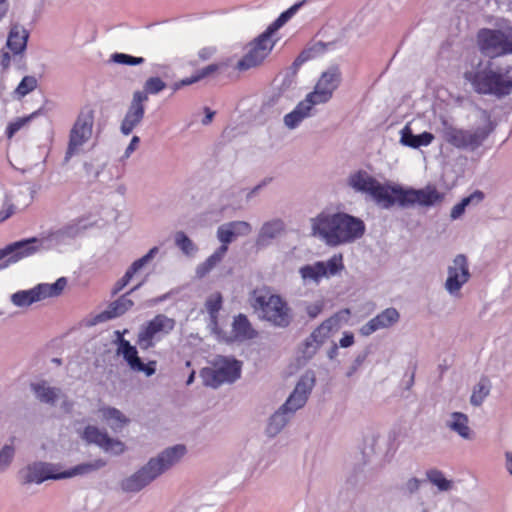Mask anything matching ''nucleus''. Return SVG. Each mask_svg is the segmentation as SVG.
Returning <instances> with one entry per match:
<instances>
[{
	"label": "nucleus",
	"mask_w": 512,
	"mask_h": 512,
	"mask_svg": "<svg viewBox=\"0 0 512 512\" xmlns=\"http://www.w3.org/2000/svg\"><path fill=\"white\" fill-rule=\"evenodd\" d=\"M312 221L313 234L331 246L353 242L365 232L364 222L346 213H321Z\"/></svg>",
	"instance_id": "obj_1"
},
{
	"label": "nucleus",
	"mask_w": 512,
	"mask_h": 512,
	"mask_svg": "<svg viewBox=\"0 0 512 512\" xmlns=\"http://www.w3.org/2000/svg\"><path fill=\"white\" fill-rule=\"evenodd\" d=\"M250 303L255 312L263 320L275 326L286 327L291 321V311L288 303L272 289L266 286L253 290Z\"/></svg>",
	"instance_id": "obj_2"
},
{
	"label": "nucleus",
	"mask_w": 512,
	"mask_h": 512,
	"mask_svg": "<svg viewBox=\"0 0 512 512\" xmlns=\"http://www.w3.org/2000/svg\"><path fill=\"white\" fill-rule=\"evenodd\" d=\"M106 465V462L102 459H97L90 463H82L76 465L72 469L64 472H58L55 465L35 462L28 465L26 468L19 472L20 480L23 484L36 483L40 484L48 479H63L70 478L76 475H84L96 471Z\"/></svg>",
	"instance_id": "obj_3"
},
{
	"label": "nucleus",
	"mask_w": 512,
	"mask_h": 512,
	"mask_svg": "<svg viewBox=\"0 0 512 512\" xmlns=\"http://www.w3.org/2000/svg\"><path fill=\"white\" fill-rule=\"evenodd\" d=\"M465 78L478 94L494 95L501 98L512 92V77L508 76V73L486 68L466 72Z\"/></svg>",
	"instance_id": "obj_4"
},
{
	"label": "nucleus",
	"mask_w": 512,
	"mask_h": 512,
	"mask_svg": "<svg viewBox=\"0 0 512 512\" xmlns=\"http://www.w3.org/2000/svg\"><path fill=\"white\" fill-rule=\"evenodd\" d=\"M348 184L356 192L368 194L377 205L384 209H389L394 205L392 199L393 186L380 183L366 171L359 170L351 174L348 178Z\"/></svg>",
	"instance_id": "obj_5"
},
{
	"label": "nucleus",
	"mask_w": 512,
	"mask_h": 512,
	"mask_svg": "<svg viewBox=\"0 0 512 512\" xmlns=\"http://www.w3.org/2000/svg\"><path fill=\"white\" fill-rule=\"evenodd\" d=\"M476 39L479 50L487 57L512 54V27L482 28L477 32Z\"/></svg>",
	"instance_id": "obj_6"
},
{
	"label": "nucleus",
	"mask_w": 512,
	"mask_h": 512,
	"mask_svg": "<svg viewBox=\"0 0 512 512\" xmlns=\"http://www.w3.org/2000/svg\"><path fill=\"white\" fill-rule=\"evenodd\" d=\"M241 375V362L228 357H218L214 367L203 368L200 372L203 384L217 388L223 383H232Z\"/></svg>",
	"instance_id": "obj_7"
},
{
	"label": "nucleus",
	"mask_w": 512,
	"mask_h": 512,
	"mask_svg": "<svg viewBox=\"0 0 512 512\" xmlns=\"http://www.w3.org/2000/svg\"><path fill=\"white\" fill-rule=\"evenodd\" d=\"M94 125V110L89 106H84L73 124L70 134L65 159L69 160L75 154H78L81 147L89 141L92 136Z\"/></svg>",
	"instance_id": "obj_8"
},
{
	"label": "nucleus",
	"mask_w": 512,
	"mask_h": 512,
	"mask_svg": "<svg viewBox=\"0 0 512 512\" xmlns=\"http://www.w3.org/2000/svg\"><path fill=\"white\" fill-rule=\"evenodd\" d=\"M276 44V40L270 32L266 30L250 42L247 51L237 62L236 68L239 71H246L261 65L271 53Z\"/></svg>",
	"instance_id": "obj_9"
},
{
	"label": "nucleus",
	"mask_w": 512,
	"mask_h": 512,
	"mask_svg": "<svg viewBox=\"0 0 512 512\" xmlns=\"http://www.w3.org/2000/svg\"><path fill=\"white\" fill-rule=\"evenodd\" d=\"M392 199L394 204L398 203L402 207L418 204L420 206H432L443 200V195L433 186H427L424 189H404L401 186L392 187Z\"/></svg>",
	"instance_id": "obj_10"
},
{
	"label": "nucleus",
	"mask_w": 512,
	"mask_h": 512,
	"mask_svg": "<svg viewBox=\"0 0 512 512\" xmlns=\"http://www.w3.org/2000/svg\"><path fill=\"white\" fill-rule=\"evenodd\" d=\"M176 322L164 314H157L140 329L137 336V344L142 350H148L155 346L164 336L168 335L174 328Z\"/></svg>",
	"instance_id": "obj_11"
},
{
	"label": "nucleus",
	"mask_w": 512,
	"mask_h": 512,
	"mask_svg": "<svg viewBox=\"0 0 512 512\" xmlns=\"http://www.w3.org/2000/svg\"><path fill=\"white\" fill-rule=\"evenodd\" d=\"M344 270L343 255L334 254L327 261H317L299 269V274L305 283L318 284L323 278H329Z\"/></svg>",
	"instance_id": "obj_12"
},
{
	"label": "nucleus",
	"mask_w": 512,
	"mask_h": 512,
	"mask_svg": "<svg viewBox=\"0 0 512 512\" xmlns=\"http://www.w3.org/2000/svg\"><path fill=\"white\" fill-rule=\"evenodd\" d=\"M341 81V73L338 67H331L323 72L312 92L306 95L308 101L314 106L327 103L333 96Z\"/></svg>",
	"instance_id": "obj_13"
},
{
	"label": "nucleus",
	"mask_w": 512,
	"mask_h": 512,
	"mask_svg": "<svg viewBox=\"0 0 512 512\" xmlns=\"http://www.w3.org/2000/svg\"><path fill=\"white\" fill-rule=\"evenodd\" d=\"M486 137L487 133L480 128L470 131L445 125L443 129L444 140L459 149H476L483 143Z\"/></svg>",
	"instance_id": "obj_14"
},
{
	"label": "nucleus",
	"mask_w": 512,
	"mask_h": 512,
	"mask_svg": "<svg viewBox=\"0 0 512 512\" xmlns=\"http://www.w3.org/2000/svg\"><path fill=\"white\" fill-rule=\"evenodd\" d=\"M117 334L119 335L118 353L123 356L129 368L134 372H142L148 377L152 376L156 372L157 362L155 360H151L147 363H143L138 356L136 347L131 345L128 340L121 337L119 332H117Z\"/></svg>",
	"instance_id": "obj_15"
},
{
	"label": "nucleus",
	"mask_w": 512,
	"mask_h": 512,
	"mask_svg": "<svg viewBox=\"0 0 512 512\" xmlns=\"http://www.w3.org/2000/svg\"><path fill=\"white\" fill-rule=\"evenodd\" d=\"M470 272L467 258L463 254L457 255L452 265L448 267V277L445 282V288L450 294L460 291L462 286L468 282Z\"/></svg>",
	"instance_id": "obj_16"
},
{
	"label": "nucleus",
	"mask_w": 512,
	"mask_h": 512,
	"mask_svg": "<svg viewBox=\"0 0 512 512\" xmlns=\"http://www.w3.org/2000/svg\"><path fill=\"white\" fill-rule=\"evenodd\" d=\"M338 320L330 317L324 320L305 340L303 354L307 358H311L321 345H323L337 329Z\"/></svg>",
	"instance_id": "obj_17"
},
{
	"label": "nucleus",
	"mask_w": 512,
	"mask_h": 512,
	"mask_svg": "<svg viewBox=\"0 0 512 512\" xmlns=\"http://www.w3.org/2000/svg\"><path fill=\"white\" fill-rule=\"evenodd\" d=\"M148 100V96L140 91H136L133 95L131 105L121 124V131L124 135H129L133 129L141 122L144 116V102Z\"/></svg>",
	"instance_id": "obj_18"
},
{
	"label": "nucleus",
	"mask_w": 512,
	"mask_h": 512,
	"mask_svg": "<svg viewBox=\"0 0 512 512\" xmlns=\"http://www.w3.org/2000/svg\"><path fill=\"white\" fill-rule=\"evenodd\" d=\"M399 319L400 314L395 308H387L364 324L360 328V333L363 336H369L377 330L393 326L399 321Z\"/></svg>",
	"instance_id": "obj_19"
},
{
	"label": "nucleus",
	"mask_w": 512,
	"mask_h": 512,
	"mask_svg": "<svg viewBox=\"0 0 512 512\" xmlns=\"http://www.w3.org/2000/svg\"><path fill=\"white\" fill-rule=\"evenodd\" d=\"M36 243H38V239L35 237L14 242L0 250V259L9 256L8 262L15 263L31 256L38 250V247L34 245Z\"/></svg>",
	"instance_id": "obj_20"
},
{
	"label": "nucleus",
	"mask_w": 512,
	"mask_h": 512,
	"mask_svg": "<svg viewBox=\"0 0 512 512\" xmlns=\"http://www.w3.org/2000/svg\"><path fill=\"white\" fill-rule=\"evenodd\" d=\"M83 438L89 443H95L106 451L116 454L124 451V444L118 440L110 438L107 433L100 431L95 426H87L83 432Z\"/></svg>",
	"instance_id": "obj_21"
},
{
	"label": "nucleus",
	"mask_w": 512,
	"mask_h": 512,
	"mask_svg": "<svg viewBox=\"0 0 512 512\" xmlns=\"http://www.w3.org/2000/svg\"><path fill=\"white\" fill-rule=\"evenodd\" d=\"M155 463L149 461L146 466L125 479L122 483L123 489L128 492H137L153 481L158 476L155 471Z\"/></svg>",
	"instance_id": "obj_22"
},
{
	"label": "nucleus",
	"mask_w": 512,
	"mask_h": 512,
	"mask_svg": "<svg viewBox=\"0 0 512 512\" xmlns=\"http://www.w3.org/2000/svg\"><path fill=\"white\" fill-rule=\"evenodd\" d=\"M256 329L252 326L245 314H238L234 317L231 326V341L243 342L252 340L257 336Z\"/></svg>",
	"instance_id": "obj_23"
},
{
	"label": "nucleus",
	"mask_w": 512,
	"mask_h": 512,
	"mask_svg": "<svg viewBox=\"0 0 512 512\" xmlns=\"http://www.w3.org/2000/svg\"><path fill=\"white\" fill-rule=\"evenodd\" d=\"M142 284H143V282L137 284L128 293L122 295L117 300L112 302L109 305L107 310L103 311L102 313H100L97 316V320L98 321H106L109 319H113V318L123 315L125 312H127L129 309H131L133 307L134 303L127 296L130 293L136 291Z\"/></svg>",
	"instance_id": "obj_24"
},
{
	"label": "nucleus",
	"mask_w": 512,
	"mask_h": 512,
	"mask_svg": "<svg viewBox=\"0 0 512 512\" xmlns=\"http://www.w3.org/2000/svg\"><path fill=\"white\" fill-rule=\"evenodd\" d=\"M185 453L186 447L184 445L178 444L167 448L156 459H151L150 461L156 462L155 471L159 476L175 463H177L185 455Z\"/></svg>",
	"instance_id": "obj_25"
},
{
	"label": "nucleus",
	"mask_w": 512,
	"mask_h": 512,
	"mask_svg": "<svg viewBox=\"0 0 512 512\" xmlns=\"http://www.w3.org/2000/svg\"><path fill=\"white\" fill-rule=\"evenodd\" d=\"M29 32L19 24H12L8 33L6 46L13 55H21L26 49Z\"/></svg>",
	"instance_id": "obj_26"
},
{
	"label": "nucleus",
	"mask_w": 512,
	"mask_h": 512,
	"mask_svg": "<svg viewBox=\"0 0 512 512\" xmlns=\"http://www.w3.org/2000/svg\"><path fill=\"white\" fill-rule=\"evenodd\" d=\"M311 387L312 384L307 385L304 379H301L287 401L282 405V410L292 413L303 407L307 401Z\"/></svg>",
	"instance_id": "obj_27"
},
{
	"label": "nucleus",
	"mask_w": 512,
	"mask_h": 512,
	"mask_svg": "<svg viewBox=\"0 0 512 512\" xmlns=\"http://www.w3.org/2000/svg\"><path fill=\"white\" fill-rule=\"evenodd\" d=\"M157 250V247H154L146 255L134 261L132 265L128 268L124 276L115 284L113 288V294H117L121 290H123L124 287L127 286L128 283L131 281L134 274L137 273L141 268L144 267L145 264L148 263V261L152 259Z\"/></svg>",
	"instance_id": "obj_28"
},
{
	"label": "nucleus",
	"mask_w": 512,
	"mask_h": 512,
	"mask_svg": "<svg viewBox=\"0 0 512 512\" xmlns=\"http://www.w3.org/2000/svg\"><path fill=\"white\" fill-rule=\"evenodd\" d=\"M313 106L314 105L305 97L304 100L297 104L293 111L285 115V125L290 129L296 128L303 119L310 115V111L312 110Z\"/></svg>",
	"instance_id": "obj_29"
},
{
	"label": "nucleus",
	"mask_w": 512,
	"mask_h": 512,
	"mask_svg": "<svg viewBox=\"0 0 512 512\" xmlns=\"http://www.w3.org/2000/svg\"><path fill=\"white\" fill-rule=\"evenodd\" d=\"M43 292L41 291L40 285L38 284L32 289L22 290L14 293L11 300L14 305L18 307H27L33 303L44 300Z\"/></svg>",
	"instance_id": "obj_30"
},
{
	"label": "nucleus",
	"mask_w": 512,
	"mask_h": 512,
	"mask_svg": "<svg viewBox=\"0 0 512 512\" xmlns=\"http://www.w3.org/2000/svg\"><path fill=\"white\" fill-rule=\"evenodd\" d=\"M434 140V135L430 132H423L419 135H414L409 127L402 130L401 142L405 146L411 148H419L421 146H428Z\"/></svg>",
	"instance_id": "obj_31"
},
{
	"label": "nucleus",
	"mask_w": 512,
	"mask_h": 512,
	"mask_svg": "<svg viewBox=\"0 0 512 512\" xmlns=\"http://www.w3.org/2000/svg\"><path fill=\"white\" fill-rule=\"evenodd\" d=\"M284 230V223L281 220H273L265 223L257 238V245L263 246L267 240L275 238Z\"/></svg>",
	"instance_id": "obj_32"
},
{
	"label": "nucleus",
	"mask_w": 512,
	"mask_h": 512,
	"mask_svg": "<svg viewBox=\"0 0 512 512\" xmlns=\"http://www.w3.org/2000/svg\"><path fill=\"white\" fill-rule=\"evenodd\" d=\"M32 390L35 392L37 398L44 403L54 404L59 397L60 390L47 386L45 382L32 384Z\"/></svg>",
	"instance_id": "obj_33"
},
{
	"label": "nucleus",
	"mask_w": 512,
	"mask_h": 512,
	"mask_svg": "<svg viewBox=\"0 0 512 512\" xmlns=\"http://www.w3.org/2000/svg\"><path fill=\"white\" fill-rule=\"evenodd\" d=\"M452 421L449 424V427L457 432L461 437L463 438H470V428L468 426V417L467 415L460 413V412H454L451 415Z\"/></svg>",
	"instance_id": "obj_34"
},
{
	"label": "nucleus",
	"mask_w": 512,
	"mask_h": 512,
	"mask_svg": "<svg viewBox=\"0 0 512 512\" xmlns=\"http://www.w3.org/2000/svg\"><path fill=\"white\" fill-rule=\"evenodd\" d=\"M100 412L113 429L121 428L128 422V419L116 408L103 407Z\"/></svg>",
	"instance_id": "obj_35"
},
{
	"label": "nucleus",
	"mask_w": 512,
	"mask_h": 512,
	"mask_svg": "<svg viewBox=\"0 0 512 512\" xmlns=\"http://www.w3.org/2000/svg\"><path fill=\"white\" fill-rule=\"evenodd\" d=\"M226 254L225 246H220L216 251L209 256L205 262H203L197 270L200 276H204L209 273L217 264H219Z\"/></svg>",
	"instance_id": "obj_36"
},
{
	"label": "nucleus",
	"mask_w": 512,
	"mask_h": 512,
	"mask_svg": "<svg viewBox=\"0 0 512 512\" xmlns=\"http://www.w3.org/2000/svg\"><path fill=\"white\" fill-rule=\"evenodd\" d=\"M304 0L299 2V3H295L294 5H292L289 9H287L286 11L282 12L279 17L273 22L271 23L268 28L266 29L267 32H270V34L273 36L274 33L279 29L281 28L298 10L299 8L304 4Z\"/></svg>",
	"instance_id": "obj_37"
},
{
	"label": "nucleus",
	"mask_w": 512,
	"mask_h": 512,
	"mask_svg": "<svg viewBox=\"0 0 512 512\" xmlns=\"http://www.w3.org/2000/svg\"><path fill=\"white\" fill-rule=\"evenodd\" d=\"M286 413L287 411H283L281 407L275 414L271 416L267 425V433L269 436H275L286 425Z\"/></svg>",
	"instance_id": "obj_38"
},
{
	"label": "nucleus",
	"mask_w": 512,
	"mask_h": 512,
	"mask_svg": "<svg viewBox=\"0 0 512 512\" xmlns=\"http://www.w3.org/2000/svg\"><path fill=\"white\" fill-rule=\"evenodd\" d=\"M41 291L43 292L44 299L49 297H55L61 294L64 288L67 285V280L64 277H61L56 280L53 284H39Z\"/></svg>",
	"instance_id": "obj_39"
},
{
	"label": "nucleus",
	"mask_w": 512,
	"mask_h": 512,
	"mask_svg": "<svg viewBox=\"0 0 512 512\" xmlns=\"http://www.w3.org/2000/svg\"><path fill=\"white\" fill-rule=\"evenodd\" d=\"M219 68H220V66L218 64H210V65L202 68L201 70L197 71L191 77L182 79L179 86L191 85L195 82H198V81L204 79L205 77L217 72L219 70Z\"/></svg>",
	"instance_id": "obj_40"
},
{
	"label": "nucleus",
	"mask_w": 512,
	"mask_h": 512,
	"mask_svg": "<svg viewBox=\"0 0 512 512\" xmlns=\"http://www.w3.org/2000/svg\"><path fill=\"white\" fill-rule=\"evenodd\" d=\"M222 302L223 298L219 292L211 294L206 300L205 307L212 319H217V315L222 308Z\"/></svg>",
	"instance_id": "obj_41"
},
{
	"label": "nucleus",
	"mask_w": 512,
	"mask_h": 512,
	"mask_svg": "<svg viewBox=\"0 0 512 512\" xmlns=\"http://www.w3.org/2000/svg\"><path fill=\"white\" fill-rule=\"evenodd\" d=\"M490 386L488 380L482 379L475 387L471 395V403L475 406L480 405L486 396L489 394Z\"/></svg>",
	"instance_id": "obj_42"
},
{
	"label": "nucleus",
	"mask_w": 512,
	"mask_h": 512,
	"mask_svg": "<svg viewBox=\"0 0 512 512\" xmlns=\"http://www.w3.org/2000/svg\"><path fill=\"white\" fill-rule=\"evenodd\" d=\"M427 478L436 485L441 491H446L451 487V481L447 480L443 473L437 469L427 471Z\"/></svg>",
	"instance_id": "obj_43"
},
{
	"label": "nucleus",
	"mask_w": 512,
	"mask_h": 512,
	"mask_svg": "<svg viewBox=\"0 0 512 512\" xmlns=\"http://www.w3.org/2000/svg\"><path fill=\"white\" fill-rule=\"evenodd\" d=\"M37 87V79L34 76H25L15 89V94L24 97Z\"/></svg>",
	"instance_id": "obj_44"
},
{
	"label": "nucleus",
	"mask_w": 512,
	"mask_h": 512,
	"mask_svg": "<svg viewBox=\"0 0 512 512\" xmlns=\"http://www.w3.org/2000/svg\"><path fill=\"white\" fill-rule=\"evenodd\" d=\"M175 243L186 255H190L196 250L194 243L182 231L175 234Z\"/></svg>",
	"instance_id": "obj_45"
},
{
	"label": "nucleus",
	"mask_w": 512,
	"mask_h": 512,
	"mask_svg": "<svg viewBox=\"0 0 512 512\" xmlns=\"http://www.w3.org/2000/svg\"><path fill=\"white\" fill-rule=\"evenodd\" d=\"M166 88V83L159 77H150L146 80L144 84L143 93L147 94H157Z\"/></svg>",
	"instance_id": "obj_46"
},
{
	"label": "nucleus",
	"mask_w": 512,
	"mask_h": 512,
	"mask_svg": "<svg viewBox=\"0 0 512 512\" xmlns=\"http://www.w3.org/2000/svg\"><path fill=\"white\" fill-rule=\"evenodd\" d=\"M217 238L221 242L220 246H225L226 252L228 245L235 239V236L227 224L221 225L217 230Z\"/></svg>",
	"instance_id": "obj_47"
},
{
	"label": "nucleus",
	"mask_w": 512,
	"mask_h": 512,
	"mask_svg": "<svg viewBox=\"0 0 512 512\" xmlns=\"http://www.w3.org/2000/svg\"><path fill=\"white\" fill-rule=\"evenodd\" d=\"M112 59L114 62L124 65H139L145 61L142 57H134L124 53H115L112 55Z\"/></svg>",
	"instance_id": "obj_48"
},
{
	"label": "nucleus",
	"mask_w": 512,
	"mask_h": 512,
	"mask_svg": "<svg viewBox=\"0 0 512 512\" xmlns=\"http://www.w3.org/2000/svg\"><path fill=\"white\" fill-rule=\"evenodd\" d=\"M34 114H31L27 117L18 118L15 121L9 123L6 129V135L8 138H12L16 132H18L22 127H24L32 118Z\"/></svg>",
	"instance_id": "obj_49"
},
{
	"label": "nucleus",
	"mask_w": 512,
	"mask_h": 512,
	"mask_svg": "<svg viewBox=\"0 0 512 512\" xmlns=\"http://www.w3.org/2000/svg\"><path fill=\"white\" fill-rule=\"evenodd\" d=\"M232 230L235 238L238 236L248 235L251 232V226L245 221H232L227 223Z\"/></svg>",
	"instance_id": "obj_50"
},
{
	"label": "nucleus",
	"mask_w": 512,
	"mask_h": 512,
	"mask_svg": "<svg viewBox=\"0 0 512 512\" xmlns=\"http://www.w3.org/2000/svg\"><path fill=\"white\" fill-rule=\"evenodd\" d=\"M14 456V448L12 446L6 445L0 451V470L5 469L10 462L12 461Z\"/></svg>",
	"instance_id": "obj_51"
},
{
	"label": "nucleus",
	"mask_w": 512,
	"mask_h": 512,
	"mask_svg": "<svg viewBox=\"0 0 512 512\" xmlns=\"http://www.w3.org/2000/svg\"><path fill=\"white\" fill-rule=\"evenodd\" d=\"M323 308L324 302L322 300H319L314 303L308 304L306 306V313L310 318L314 319L322 312Z\"/></svg>",
	"instance_id": "obj_52"
},
{
	"label": "nucleus",
	"mask_w": 512,
	"mask_h": 512,
	"mask_svg": "<svg viewBox=\"0 0 512 512\" xmlns=\"http://www.w3.org/2000/svg\"><path fill=\"white\" fill-rule=\"evenodd\" d=\"M468 199H462L459 203L453 206L450 216L452 219H458L465 212L466 207L468 206Z\"/></svg>",
	"instance_id": "obj_53"
},
{
	"label": "nucleus",
	"mask_w": 512,
	"mask_h": 512,
	"mask_svg": "<svg viewBox=\"0 0 512 512\" xmlns=\"http://www.w3.org/2000/svg\"><path fill=\"white\" fill-rule=\"evenodd\" d=\"M484 193L480 190L474 191L472 194H470L467 197H464L463 199H468V206L469 205H478L481 203L484 199Z\"/></svg>",
	"instance_id": "obj_54"
},
{
	"label": "nucleus",
	"mask_w": 512,
	"mask_h": 512,
	"mask_svg": "<svg viewBox=\"0 0 512 512\" xmlns=\"http://www.w3.org/2000/svg\"><path fill=\"white\" fill-rule=\"evenodd\" d=\"M339 344L343 348L352 346L354 344V335L351 332H345Z\"/></svg>",
	"instance_id": "obj_55"
},
{
	"label": "nucleus",
	"mask_w": 512,
	"mask_h": 512,
	"mask_svg": "<svg viewBox=\"0 0 512 512\" xmlns=\"http://www.w3.org/2000/svg\"><path fill=\"white\" fill-rule=\"evenodd\" d=\"M215 52L216 49L214 47H204L199 51L198 55L200 59L208 60L213 56Z\"/></svg>",
	"instance_id": "obj_56"
},
{
	"label": "nucleus",
	"mask_w": 512,
	"mask_h": 512,
	"mask_svg": "<svg viewBox=\"0 0 512 512\" xmlns=\"http://www.w3.org/2000/svg\"><path fill=\"white\" fill-rule=\"evenodd\" d=\"M14 214V207L11 204L5 205L0 210V221H4L8 219L11 215Z\"/></svg>",
	"instance_id": "obj_57"
},
{
	"label": "nucleus",
	"mask_w": 512,
	"mask_h": 512,
	"mask_svg": "<svg viewBox=\"0 0 512 512\" xmlns=\"http://www.w3.org/2000/svg\"><path fill=\"white\" fill-rule=\"evenodd\" d=\"M10 62H11V56H10L9 52L2 51V54L0 57V65L4 69H6L10 66Z\"/></svg>",
	"instance_id": "obj_58"
},
{
	"label": "nucleus",
	"mask_w": 512,
	"mask_h": 512,
	"mask_svg": "<svg viewBox=\"0 0 512 512\" xmlns=\"http://www.w3.org/2000/svg\"><path fill=\"white\" fill-rule=\"evenodd\" d=\"M419 487H420V481L417 478H411L407 482V489L409 490L410 493L417 491L419 489Z\"/></svg>",
	"instance_id": "obj_59"
},
{
	"label": "nucleus",
	"mask_w": 512,
	"mask_h": 512,
	"mask_svg": "<svg viewBox=\"0 0 512 512\" xmlns=\"http://www.w3.org/2000/svg\"><path fill=\"white\" fill-rule=\"evenodd\" d=\"M9 3L8 0H0V21L5 17L8 12Z\"/></svg>",
	"instance_id": "obj_60"
},
{
	"label": "nucleus",
	"mask_w": 512,
	"mask_h": 512,
	"mask_svg": "<svg viewBox=\"0 0 512 512\" xmlns=\"http://www.w3.org/2000/svg\"><path fill=\"white\" fill-rule=\"evenodd\" d=\"M138 143H139V137L138 136H134L131 139V142H130L129 146L126 149V153H129V152L133 151Z\"/></svg>",
	"instance_id": "obj_61"
},
{
	"label": "nucleus",
	"mask_w": 512,
	"mask_h": 512,
	"mask_svg": "<svg viewBox=\"0 0 512 512\" xmlns=\"http://www.w3.org/2000/svg\"><path fill=\"white\" fill-rule=\"evenodd\" d=\"M206 112H207V114L202 121L203 124H205V125L209 124L212 121L213 116H214V112L210 111L208 108H206Z\"/></svg>",
	"instance_id": "obj_62"
},
{
	"label": "nucleus",
	"mask_w": 512,
	"mask_h": 512,
	"mask_svg": "<svg viewBox=\"0 0 512 512\" xmlns=\"http://www.w3.org/2000/svg\"><path fill=\"white\" fill-rule=\"evenodd\" d=\"M62 407L66 412H70L73 407V403L71 401L64 400L62 402Z\"/></svg>",
	"instance_id": "obj_63"
},
{
	"label": "nucleus",
	"mask_w": 512,
	"mask_h": 512,
	"mask_svg": "<svg viewBox=\"0 0 512 512\" xmlns=\"http://www.w3.org/2000/svg\"><path fill=\"white\" fill-rule=\"evenodd\" d=\"M507 458V468L512 475V453H506Z\"/></svg>",
	"instance_id": "obj_64"
}]
</instances>
